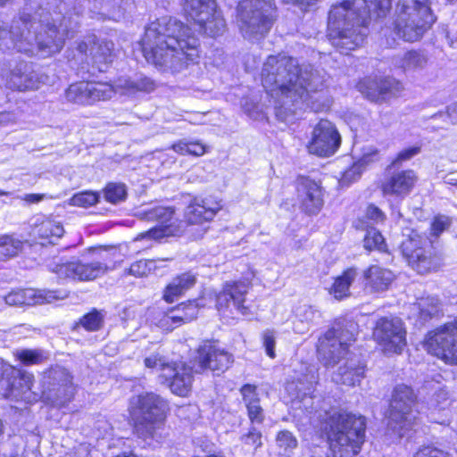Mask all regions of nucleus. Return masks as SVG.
<instances>
[{"label": "nucleus", "mask_w": 457, "mask_h": 457, "mask_svg": "<svg viewBox=\"0 0 457 457\" xmlns=\"http://www.w3.org/2000/svg\"><path fill=\"white\" fill-rule=\"evenodd\" d=\"M297 381L287 385L288 392L295 391L292 400L293 408L301 411L313 427L320 423L329 441L333 457H353L361 450L365 438L366 423L363 416L335 410L314 411V396L312 395L318 382V375L313 368Z\"/></svg>", "instance_id": "obj_2"}, {"label": "nucleus", "mask_w": 457, "mask_h": 457, "mask_svg": "<svg viewBox=\"0 0 457 457\" xmlns=\"http://www.w3.org/2000/svg\"><path fill=\"white\" fill-rule=\"evenodd\" d=\"M363 277L366 287L376 293L386 291L395 278L392 270L379 265L370 266L364 271Z\"/></svg>", "instance_id": "obj_31"}, {"label": "nucleus", "mask_w": 457, "mask_h": 457, "mask_svg": "<svg viewBox=\"0 0 457 457\" xmlns=\"http://www.w3.org/2000/svg\"><path fill=\"white\" fill-rule=\"evenodd\" d=\"M92 12L99 19L118 21L125 13L123 0H94Z\"/></svg>", "instance_id": "obj_34"}, {"label": "nucleus", "mask_w": 457, "mask_h": 457, "mask_svg": "<svg viewBox=\"0 0 457 457\" xmlns=\"http://www.w3.org/2000/svg\"><path fill=\"white\" fill-rule=\"evenodd\" d=\"M297 439L291 432L282 430L278 433L276 445L279 455L290 457V453L297 447Z\"/></svg>", "instance_id": "obj_45"}, {"label": "nucleus", "mask_w": 457, "mask_h": 457, "mask_svg": "<svg viewBox=\"0 0 457 457\" xmlns=\"http://www.w3.org/2000/svg\"><path fill=\"white\" fill-rule=\"evenodd\" d=\"M168 403L154 393H144L130 399L129 412L134 432L143 440L160 442L165 436Z\"/></svg>", "instance_id": "obj_6"}, {"label": "nucleus", "mask_w": 457, "mask_h": 457, "mask_svg": "<svg viewBox=\"0 0 457 457\" xmlns=\"http://www.w3.org/2000/svg\"><path fill=\"white\" fill-rule=\"evenodd\" d=\"M249 420L252 423L261 424L264 420L263 409L260 405V402L246 406Z\"/></svg>", "instance_id": "obj_59"}, {"label": "nucleus", "mask_w": 457, "mask_h": 457, "mask_svg": "<svg viewBox=\"0 0 457 457\" xmlns=\"http://www.w3.org/2000/svg\"><path fill=\"white\" fill-rule=\"evenodd\" d=\"M71 383H73V377L71 372L62 366H54L44 373L42 391L65 386Z\"/></svg>", "instance_id": "obj_35"}, {"label": "nucleus", "mask_w": 457, "mask_h": 457, "mask_svg": "<svg viewBox=\"0 0 457 457\" xmlns=\"http://www.w3.org/2000/svg\"><path fill=\"white\" fill-rule=\"evenodd\" d=\"M450 219L444 215L435 217L431 223V233L433 236H439L442 232L447 229L450 226Z\"/></svg>", "instance_id": "obj_58"}, {"label": "nucleus", "mask_w": 457, "mask_h": 457, "mask_svg": "<svg viewBox=\"0 0 457 457\" xmlns=\"http://www.w3.org/2000/svg\"><path fill=\"white\" fill-rule=\"evenodd\" d=\"M366 216L368 219L374 220L377 223L383 221L385 219V214L382 211L372 204L367 207Z\"/></svg>", "instance_id": "obj_63"}, {"label": "nucleus", "mask_w": 457, "mask_h": 457, "mask_svg": "<svg viewBox=\"0 0 457 457\" xmlns=\"http://www.w3.org/2000/svg\"><path fill=\"white\" fill-rule=\"evenodd\" d=\"M326 72L310 64L299 65L293 57L270 55L262 69V83L274 99L276 115L287 120L297 110L323 111L329 106L324 94Z\"/></svg>", "instance_id": "obj_1"}, {"label": "nucleus", "mask_w": 457, "mask_h": 457, "mask_svg": "<svg viewBox=\"0 0 457 457\" xmlns=\"http://www.w3.org/2000/svg\"><path fill=\"white\" fill-rule=\"evenodd\" d=\"M104 315L97 311L93 310L92 312L85 314L80 320L78 325H80L87 331H97L104 324Z\"/></svg>", "instance_id": "obj_48"}, {"label": "nucleus", "mask_w": 457, "mask_h": 457, "mask_svg": "<svg viewBox=\"0 0 457 457\" xmlns=\"http://www.w3.org/2000/svg\"><path fill=\"white\" fill-rule=\"evenodd\" d=\"M199 369L224 372L233 362V355L213 342H204L197 351Z\"/></svg>", "instance_id": "obj_23"}, {"label": "nucleus", "mask_w": 457, "mask_h": 457, "mask_svg": "<svg viewBox=\"0 0 457 457\" xmlns=\"http://www.w3.org/2000/svg\"><path fill=\"white\" fill-rule=\"evenodd\" d=\"M363 374L364 366L360 361L350 358L344 366L339 367L333 380L337 384L355 386L363 378Z\"/></svg>", "instance_id": "obj_33"}, {"label": "nucleus", "mask_w": 457, "mask_h": 457, "mask_svg": "<svg viewBox=\"0 0 457 457\" xmlns=\"http://www.w3.org/2000/svg\"><path fill=\"white\" fill-rule=\"evenodd\" d=\"M49 270L61 278H72L81 281L93 280L104 275L108 266L100 262H83L79 260L64 261L62 257H54L46 264Z\"/></svg>", "instance_id": "obj_14"}, {"label": "nucleus", "mask_w": 457, "mask_h": 457, "mask_svg": "<svg viewBox=\"0 0 457 457\" xmlns=\"http://www.w3.org/2000/svg\"><path fill=\"white\" fill-rule=\"evenodd\" d=\"M15 357L24 365H38L49 360L50 354L43 349H18Z\"/></svg>", "instance_id": "obj_41"}, {"label": "nucleus", "mask_w": 457, "mask_h": 457, "mask_svg": "<svg viewBox=\"0 0 457 457\" xmlns=\"http://www.w3.org/2000/svg\"><path fill=\"white\" fill-rule=\"evenodd\" d=\"M88 81L71 84L65 90V99L72 104L90 105Z\"/></svg>", "instance_id": "obj_39"}, {"label": "nucleus", "mask_w": 457, "mask_h": 457, "mask_svg": "<svg viewBox=\"0 0 457 457\" xmlns=\"http://www.w3.org/2000/svg\"><path fill=\"white\" fill-rule=\"evenodd\" d=\"M356 324L337 322L319 338V361L326 367H334L348 354L349 346L355 341Z\"/></svg>", "instance_id": "obj_9"}, {"label": "nucleus", "mask_w": 457, "mask_h": 457, "mask_svg": "<svg viewBox=\"0 0 457 457\" xmlns=\"http://www.w3.org/2000/svg\"><path fill=\"white\" fill-rule=\"evenodd\" d=\"M380 159L379 151L374 146H367L363 148L362 154L358 162L360 167L364 170L370 164L378 162Z\"/></svg>", "instance_id": "obj_54"}, {"label": "nucleus", "mask_w": 457, "mask_h": 457, "mask_svg": "<svg viewBox=\"0 0 457 457\" xmlns=\"http://www.w3.org/2000/svg\"><path fill=\"white\" fill-rule=\"evenodd\" d=\"M220 209V201L212 196L195 197L187 206L185 218L191 224H200L212 220Z\"/></svg>", "instance_id": "obj_26"}, {"label": "nucleus", "mask_w": 457, "mask_h": 457, "mask_svg": "<svg viewBox=\"0 0 457 457\" xmlns=\"http://www.w3.org/2000/svg\"><path fill=\"white\" fill-rule=\"evenodd\" d=\"M424 347L446 364H457V330L449 322L428 332Z\"/></svg>", "instance_id": "obj_13"}, {"label": "nucleus", "mask_w": 457, "mask_h": 457, "mask_svg": "<svg viewBox=\"0 0 457 457\" xmlns=\"http://www.w3.org/2000/svg\"><path fill=\"white\" fill-rule=\"evenodd\" d=\"M373 337L385 353H400L406 345V331L399 318H380L373 329Z\"/></svg>", "instance_id": "obj_15"}, {"label": "nucleus", "mask_w": 457, "mask_h": 457, "mask_svg": "<svg viewBox=\"0 0 457 457\" xmlns=\"http://www.w3.org/2000/svg\"><path fill=\"white\" fill-rule=\"evenodd\" d=\"M196 283V275L191 271L182 273L174 278L166 287L163 298L168 303H173L186 291Z\"/></svg>", "instance_id": "obj_32"}, {"label": "nucleus", "mask_w": 457, "mask_h": 457, "mask_svg": "<svg viewBox=\"0 0 457 457\" xmlns=\"http://www.w3.org/2000/svg\"><path fill=\"white\" fill-rule=\"evenodd\" d=\"M57 298L59 296L55 295L54 292L46 293L42 290L26 288L11 292L4 297V301L8 305H35L51 303Z\"/></svg>", "instance_id": "obj_30"}, {"label": "nucleus", "mask_w": 457, "mask_h": 457, "mask_svg": "<svg viewBox=\"0 0 457 457\" xmlns=\"http://www.w3.org/2000/svg\"><path fill=\"white\" fill-rule=\"evenodd\" d=\"M262 345L266 353L270 358H275L276 333L274 330L267 329L262 333Z\"/></svg>", "instance_id": "obj_56"}, {"label": "nucleus", "mask_w": 457, "mask_h": 457, "mask_svg": "<svg viewBox=\"0 0 457 457\" xmlns=\"http://www.w3.org/2000/svg\"><path fill=\"white\" fill-rule=\"evenodd\" d=\"M427 57L420 51H408L403 55L396 56L394 63L397 68L405 72H412L422 70L427 64Z\"/></svg>", "instance_id": "obj_37"}, {"label": "nucleus", "mask_w": 457, "mask_h": 457, "mask_svg": "<svg viewBox=\"0 0 457 457\" xmlns=\"http://www.w3.org/2000/svg\"><path fill=\"white\" fill-rule=\"evenodd\" d=\"M126 195L125 185L121 183H109L104 190L105 199L112 204L123 201Z\"/></svg>", "instance_id": "obj_51"}, {"label": "nucleus", "mask_w": 457, "mask_h": 457, "mask_svg": "<svg viewBox=\"0 0 457 457\" xmlns=\"http://www.w3.org/2000/svg\"><path fill=\"white\" fill-rule=\"evenodd\" d=\"M276 13L275 0H241L237 5V22L243 37L252 41L264 37Z\"/></svg>", "instance_id": "obj_8"}, {"label": "nucleus", "mask_w": 457, "mask_h": 457, "mask_svg": "<svg viewBox=\"0 0 457 457\" xmlns=\"http://www.w3.org/2000/svg\"><path fill=\"white\" fill-rule=\"evenodd\" d=\"M369 19L366 0L344 1L332 5L328 21L332 46L345 54L359 47L367 35Z\"/></svg>", "instance_id": "obj_5"}, {"label": "nucleus", "mask_w": 457, "mask_h": 457, "mask_svg": "<svg viewBox=\"0 0 457 457\" xmlns=\"http://www.w3.org/2000/svg\"><path fill=\"white\" fill-rule=\"evenodd\" d=\"M173 214L174 211L171 208L163 206H157L145 211V219L156 221L158 225L142 235V237L160 239L176 235L179 232V227Z\"/></svg>", "instance_id": "obj_22"}, {"label": "nucleus", "mask_w": 457, "mask_h": 457, "mask_svg": "<svg viewBox=\"0 0 457 457\" xmlns=\"http://www.w3.org/2000/svg\"><path fill=\"white\" fill-rule=\"evenodd\" d=\"M199 312V303L196 300L182 303L169 310L160 320V326L167 330L189 322L196 318Z\"/></svg>", "instance_id": "obj_29"}, {"label": "nucleus", "mask_w": 457, "mask_h": 457, "mask_svg": "<svg viewBox=\"0 0 457 457\" xmlns=\"http://www.w3.org/2000/svg\"><path fill=\"white\" fill-rule=\"evenodd\" d=\"M145 366L148 369L161 371V378L165 375V368L170 367V364L167 359L158 353H153L144 360Z\"/></svg>", "instance_id": "obj_52"}, {"label": "nucleus", "mask_w": 457, "mask_h": 457, "mask_svg": "<svg viewBox=\"0 0 457 457\" xmlns=\"http://www.w3.org/2000/svg\"><path fill=\"white\" fill-rule=\"evenodd\" d=\"M172 150L179 154H191L201 156L205 153V145L198 141H187L186 139L174 143L171 146Z\"/></svg>", "instance_id": "obj_46"}, {"label": "nucleus", "mask_w": 457, "mask_h": 457, "mask_svg": "<svg viewBox=\"0 0 457 457\" xmlns=\"http://www.w3.org/2000/svg\"><path fill=\"white\" fill-rule=\"evenodd\" d=\"M78 52L84 55L87 62H91L97 71L104 72L112 61L113 43L107 40H96L92 35L79 43Z\"/></svg>", "instance_id": "obj_18"}, {"label": "nucleus", "mask_w": 457, "mask_h": 457, "mask_svg": "<svg viewBox=\"0 0 457 457\" xmlns=\"http://www.w3.org/2000/svg\"><path fill=\"white\" fill-rule=\"evenodd\" d=\"M143 54L148 62L162 71L178 73L199 58V41L191 29L171 17L151 22L141 39Z\"/></svg>", "instance_id": "obj_4"}, {"label": "nucleus", "mask_w": 457, "mask_h": 457, "mask_svg": "<svg viewBox=\"0 0 457 457\" xmlns=\"http://www.w3.org/2000/svg\"><path fill=\"white\" fill-rule=\"evenodd\" d=\"M431 405L439 410H445L448 406V392L445 389H439L431 401Z\"/></svg>", "instance_id": "obj_62"}, {"label": "nucleus", "mask_w": 457, "mask_h": 457, "mask_svg": "<svg viewBox=\"0 0 457 457\" xmlns=\"http://www.w3.org/2000/svg\"><path fill=\"white\" fill-rule=\"evenodd\" d=\"M401 249L409 265L418 273H426L440 266V257L431 243L415 232L403 241Z\"/></svg>", "instance_id": "obj_12"}, {"label": "nucleus", "mask_w": 457, "mask_h": 457, "mask_svg": "<svg viewBox=\"0 0 457 457\" xmlns=\"http://www.w3.org/2000/svg\"><path fill=\"white\" fill-rule=\"evenodd\" d=\"M76 391L77 386L74 383H71L65 386L42 391V396L53 406L62 408L73 400Z\"/></svg>", "instance_id": "obj_36"}, {"label": "nucleus", "mask_w": 457, "mask_h": 457, "mask_svg": "<svg viewBox=\"0 0 457 457\" xmlns=\"http://www.w3.org/2000/svg\"><path fill=\"white\" fill-rule=\"evenodd\" d=\"M44 83V75L35 71L32 63L21 62L9 72L6 85L12 90L26 92L37 90Z\"/></svg>", "instance_id": "obj_20"}, {"label": "nucleus", "mask_w": 457, "mask_h": 457, "mask_svg": "<svg viewBox=\"0 0 457 457\" xmlns=\"http://www.w3.org/2000/svg\"><path fill=\"white\" fill-rule=\"evenodd\" d=\"M395 31L407 42H416L436 21L429 0H398Z\"/></svg>", "instance_id": "obj_7"}, {"label": "nucleus", "mask_w": 457, "mask_h": 457, "mask_svg": "<svg viewBox=\"0 0 457 457\" xmlns=\"http://www.w3.org/2000/svg\"><path fill=\"white\" fill-rule=\"evenodd\" d=\"M415 399L413 390L406 385H398L393 391L388 428L399 437L407 436L417 424V416L413 411Z\"/></svg>", "instance_id": "obj_10"}, {"label": "nucleus", "mask_w": 457, "mask_h": 457, "mask_svg": "<svg viewBox=\"0 0 457 457\" xmlns=\"http://www.w3.org/2000/svg\"><path fill=\"white\" fill-rule=\"evenodd\" d=\"M340 143L341 137L335 126L328 120H320L313 129L307 147L311 154L330 156L337 150Z\"/></svg>", "instance_id": "obj_17"}, {"label": "nucleus", "mask_w": 457, "mask_h": 457, "mask_svg": "<svg viewBox=\"0 0 457 457\" xmlns=\"http://www.w3.org/2000/svg\"><path fill=\"white\" fill-rule=\"evenodd\" d=\"M98 201V195L91 192L85 191L74 195L71 199V204L80 207H87L96 204Z\"/></svg>", "instance_id": "obj_53"}, {"label": "nucleus", "mask_w": 457, "mask_h": 457, "mask_svg": "<svg viewBox=\"0 0 457 457\" xmlns=\"http://www.w3.org/2000/svg\"><path fill=\"white\" fill-rule=\"evenodd\" d=\"M434 117H445L449 120V122L451 124H456L457 123V103H453L450 104L446 109V113H437L435 114Z\"/></svg>", "instance_id": "obj_64"}, {"label": "nucleus", "mask_w": 457, "mask_h": 457, "mask_svg": "<svg viewBox=\"0 0 457 457\" xmlns=\"http://www.w3.org/2000/svg\"><path fill=\"white\" fill-rule=\"evenodd\" d=\"M297 199L302 210L308 214H317L324 204V190L320 180L299 176L296 179Z\"/></svg>", "instance_id": "obj_19"}, {"label": "nucleus", "mask_w": 457, "mask_h": 457, "mask_svg": "<svg viewBox=\"0 0 457 457\" xmlns=\"http://www.w3.org/2000/svg\"><path fill=\"white\" fill-rule=\"evenodd\" d=\"M420 153V146H418V145L411 146L406 149H403L397 154L396 158L392 162V164L396 165L398 163H402L403 162L409 161L415 155L419 154Z\"/></svg>", "instance_id": "obj_61"}, {"label": "nucleus", "mask_w": 457, "mask_h": 457, "mask_svg": "<svg viewBox=\"0 0 457 457\" xmlns=\"http://www.w3.org/2000/svg\"><path fill=\"white\" fill-rule=\"evenodd\" d=\"M363 170L360 167V165L355 162L353 164L351 168L346 170L341 179V183L343 184H350L361 177Z\"/></svg>", "instance_id": "obj_60"}, {"label": "nucleus", "mask_w": 457, "mask_h": 457, "mask_svg": "<svg viewBox=\"0 0 457 457\" xmlns=\"http://www.w3.org/2000/svg\"><path fill=\"white\" fill-rule=\"evenodd\" d=\"M183 8L199 32L212 37L225 32L226 21L215 0H183Z\"/></svg>", "instance_id": "obj_11"}, {"label": "nucleus", "mask_w": 457, "mask_h": 457, "mask_svg": "<svg viewBox=\"0 0 457 457\" xmlns=\"http://www.w3.org/2000/svg\"><path fill=\"white\" fill-rule=\"evenodd\" d=\"M90 105L98 101H106L111 99L117 92L115 84L112 85L106 82L88 81Z\"/></svg>", "instance_id": "obj_40"}, {"label": "nucleus", "mask_w": 457, "mask_h": 457, "mask_svg": "<svg viewBox=\"0 0 457 457\" xmlns=\"http://www.w3.org/2000/svg\"><path fill=\"white\" fill-rule=\"evenodd\" d=\"M417 179L412 170L394 172L384 179L381 189L386 195L403 199L411 192Z\"/></svg>", "instance_id": "obj_24"}, {"label": "nucleus", "mask_w": 457, "mask_h": 457, "mask_svg": "<svg viewBox=\"0 0 457 457\" xmlns=\"http://www.w3.org/2000/svg\"><path fill=\"white\" fill-rule=\"evenodd\" d=\"M37 233L40 238L48 239L49 244H54L63 235L64 229L60 222L46 220L37 227Z\"/></svg>", "instance_id": "obj_44"}, {"label": "nucleus", "mask_w": 457, "mask_h": 457, "mask_svg": "<svg viewBox=\"0 0 457 457\" xmlns=\"http://www.w3.org/2000/svg\"><path fill=\"white\" fill-rule=\"evenodd\" d=\"M23 248V241L12 236H0V260L15 257Z\"/></svg>", "instance_id": "obj_43"}, {"label": "nucleus", "mask_w": 457, "mask_h": 457, "mask_svg": "<svg viewBox=\"0 0 457 457\" xmlns=\"http://www.w3.org/2000/svg\"><path fill=\"white\" fill-rule=\"evenodd\" d=\"M240 392L242 394L245 406L260 402V398L257 394V388L255 386L250 384L244 385L241 387Z\"/></svg>", "instance_id": "obj_57"}, {"label": "nucleus", "mask_w": 457, "mask_h": 457, "mask_svg": "<svg viewBox=\"0 0 457 457\" xmlns=\"http://www.w3.org/2000/svg\"><path fill=\"white\" fill-rule=\"evenodd\" d=\"M163 379L170 388L171 392L179 396H186L191 390L193 382L192 368L184 362L172 363L170 367L165 368Z\"/></svg>", "instance_id": "obj_25"}, {"label": "nucleus", "mask_w": 457, "mask_h": 457, "mask_svg": "<svg viewBox=\"0 0 457 457\" xmlns=\"http://www.w3.org/2000/svg\"><path fill=\"white\" fill-rule=\"evenodd\" d=\"M64 4L40 6L33 15L25 11L12 21L9 33L13 49L29 56L48 57L62 49L66 37L79 25L78 13H62Z\"/></svg>", "instance_id": "obj_3"}, {"label": "nucleus", "mask_w": 457, "mask_h": 457, "mask_svg": "<svg viewBox=\"0 0 457 457\" xmlns=\"http://www.w3.org/2000/svg\"><path fill=\"white\" fill-rule=\"evenodd\" d=\"M249 284L245 281H228L220 291L215 294L216 308L223 315H233L235 312L248 314V307L245 304Z\"/></svg>", "instance_id": "obj_16"}, {"label": "nucleus", "mask_w": 457, "mask_h": 457, "mask_svg": "<svg viewBox=\"0 0 457 457\" xmlns=\"http://www.w3.org/2000/svg\"><path fill=\"white\" fill-rule=\"evenodd\" d=\"M295 318L298 322L306 324V327L299 328L295 323V329L298 333H303L304 329L309 328V325L318 323L320 319V312L311 305L303 304L296 308Z\"/></svg>", "instance_id": "obj_42"}, {"label": "nucleus", "mask_w": 457, "mask_h": 457, "mask_svg": "<svg viewBox=\"0 0 457 457\" xmlns=\"http://www.w3.org/2000/svg\"><path fill=\"white\" fill-rule=\"evenodd\" d=\"M363 242L364 247L368 250L378 249L379 251H384L386 247L383 236L375 228H370L367 229Z\"/></svg>", "instance_id": "obj_49"}, {"label": "nucleus", "mask_w": 457, "mask_h": 457, "mask_svg": "<svg viewBox=\"0 0 457 457\" xmlns=\"http://www.w3.org/2000/svg\"><path fill=\"white\" fill-rule=\"evenodd\" d=\"M359 272L356 268H348L342 275L338 276L330 288V294L336 299L341 300L349 295L350 286L358 277Z\"/></svg>", "instance_id": "obj_38"}, {"label": "nucleus", "mask_w": 457, "mask_h": 457, "mask_svg": "<svg viewBox=\"0 0 457 457\" xmlns=\"http://www.w3.org/2000/svg\"><path fill=\"white\" fill-rule=\"evenodd\" d=\"M163 260H140L131 264L129 269V274L135 277H144L149 274L154 270L157 262H162Z\"/></svg>", "instance_id": "obj_50"}, {"label": "nucleus", "mask_w": 457, "mask_h": 457, "mask_svg": "<svg viewBox=\"0 0 457 457\" xmlns=\"http://www.w3.org/2000/svg\"><path fill=\"white\" fill-rule=\"evenodd\" d=\"M33 380V376L29 373L17 372V375L12 378L4 376L0 379V394L4 398L26 400L29 398L27 394L31 389Z\"/></svg>", "instance_id": "obj_27"}, {"label": "nucleus", "mask_w": 457, "mask_h": 457, "mask_svg": "<svg viewBox=\"0 0 457 457\" xmlns=\"http://www.w3.org/2000/svg\"><path fill=\"white\" fill-rule=\"evenodd\" d=\"M241 441L256 450L262 445V433L256 428L251 427L246 434L241 436Z\"/></svg>", "instance_id": "obj_55"}, {"label": "nucleus", "mask_w": 457, "mask_h": 457, "mask_svg": "<svg viewBox=\"0 0 457 457\" xmlns=\"http://www.w3.org/2000/svg\"><path fill=\"white\" fill-rule=\"evenodd\" d=\"M117 92L129 96L138 94H149L156 88V83L143 73H134L130 76H120L115 80Z\"/></svg>", "instance_id": "obj_28"}, {"label": "nucleus", "mask_w": 457, "mask_h": 457, "mask_svg": "<svg viewBox=\"0 0 457 457\" xmlns=\"http://www.w3.org/2000/svg\"><path fill=\"white\" fill-rule=\"evenodd\" d=\"M357 89L368 100L378 103L396 96L402 90V85L393 78H365L359 81Z\"/></svg>", "instance_id": "obj_21"}, {"label": "nucleus", "mask_w": 457, "mask_h": 457, "mask_svg": "<svg viewBox=\"0 0 457 457\" xmlns=\"http://www.w3.org/2000/svg\"><path fill=\"white\" fill-rule=\"evenodd\" d=\"M417 306L420 318L426 320L439 312L440 301L436 296L422 297L417 302Z\"/></svg>", "instance_id": "obj_47"}]
</instances>
